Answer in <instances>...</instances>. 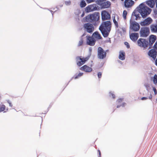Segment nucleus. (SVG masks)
<instances>
[{
  "label": "nucleus",
  "mask_w": 157,
  "mask_h": 157,
  "mask_svg": "<svg viewBox=\"0 0 157 157\" xmlns=\"http://www.w3.org/2000/svg\"><path fill=\"white\" fill-rule=\"evenodd\" d=\"M150 33L149 28L147 27L141 28L140 31V36L143 37H147L149 35Z\"/></svg>",
  "instance_id": "39448f33"
},
{
  "label": "nucleus",
  "mask_w": 157,
  "mask_h": 157,
  "mask_svg": "<svg viewBox=\"0 0 157 157\" xmlns=\"http://www.w3.org/2000/svg\"><path fill=\"white\" fill-rule=\"evenodd\" d=\"M90 58L89 56L86 57L82 56H77L76 57L75 59L77 65L80 67L84 64Z\"/></svg>",
  "instance_id": "7ed1b4c3"
},
{
  "label": "nucleus",
  "mask_w": 157,
  "mask_h": 157,
  "mask_svg": "<svg viewBox=\"0 0 157 157\" xmlns=\"http://www.w3.org/2000/svg\"><path fill=\"white\" fill-rule=\"evenodd\" d=\"M147 99V97H143L141 98V99L142 100H146Z\"/></svg>",
  "instance_id": "c03bdc74"
},
{
  "label": "nucleus",
  "mask_w": 157,
  "mask_h": 157,
  "mask_svg": "<svg viewBox=\"0 0 157 157\" xmlns=\"http://www.w3.org/2000/svg\"><path fill=\"white\" fill-rule=\"evenodd\" d=\"M112 18L115 27L117 28H119L120 25V21L119 16L117 14H114Z\"/></svg>",
  "instance_id": "6e6552de"
},
{
  "label": "nucleus",
  "mask_w": 157,
  "mask_h": 157,
  "mask_svg": "<svg viewBox=\"0 0 157 157\" xmlns=\"http://www.w3.org/2000/svg\"><path fill=\"white\" fill-rule=\"evenodd\" d=\"M130 28L133 31L136 32L140 29V26L138 23L134 21L131 23Z\"/></svg>",
  "instance_id": "1a4fd4ad"
},
{
  "label": "nucleus",
  "mask_w": 157,
  "mask_h": 157,
  "mask_svg": "<svg viewBox=\"0 0 157 157\" xmlns=\"http://www.w3.org/2000/svg\"><path fill=\"white\" fill-rule=\"evenodd\" d=\"M150 29L152 32L157 33V24H153L151 25Z\"/></svg>",
  "instance_id": "5701e85b"
},
{
  "label": "nucleus",
  "mask_w": 157,
  "mask_h": 157,
  "mask_svg": "<svg viewBox=\"0 0 157 157\" xmlns=\"http://www.w3.org/2000/svg\"><path fill=\"white\" fill-rule=\"evenodd\" d=\"M100 14L99 13H95L88 15L86 17L87 22L92 23L94 26L97 25L99 23Z\"/></svg>",
  "instance_id": "f03ea898"
},
{
  "label": "nucleus",
  "mask_w": 157,
  "mask_h": 157,
  "mask_svg": "<svg viewBox=\"0 0 157 157\" xmlns=\"http://www.w3.org/2000/svg\"><path fill=\"white\" fill-rule=\"evenodd\" d=\"M151 80L155 84H156L157 83V75L155 74L153 77H151Z\"/></svg>",
  "instance_id": "bb28decb"
},
{
  "label": "nucleus",
  "mask_w": 157,
  "mask_h": 157,
  "mask_svg": "<svg viewBox=\"0 0 157 157\" xmlns=\"http://www.w3.org/2000/svg\"><path fill=\"white\" fill-rule=\"evenodd\" d=\"M137 44L139 46L145 48L147 47L148 42L147 40L146 39L140 38L137 41Z\"/></svg>",
  "instance_id": "423d86ee"
},
{
  "label": "nucleus",
  "mask_w": 157,
  "mask_h": 157,
  "mask_svg": "<svg viewBox=\"0 0 157 157\" xmlns=\"http://www.w3.org/2000/svg\"><path fill=\"white\" fill-rule=\"evenodd\" d=\"M124 44L126 45V46L127 48H130L129 44L128 42H124Z\"/></svg>",
  "instance_id": "c9c22d12"
},
{
  "label": "nucleus",
  "mask_w": 157,
  "mask_h": 157,
  "mask_svg": "<svg viewBox=\"0 0 157 157\" xmlns=\"http://www.w3.org/2000/svg\"><path fill=\"white\" fill-rule=\"evenodd\" d=\"M83 43V40L82 39H81L78 42V46H80L82 45Z\"/></svg>",
  "instance_id": "473e14b6"
},
{
  "label": "nucleus",
  "mask_w": 157,
  "mask_h": 157,
  "mask_svg": "<svg viewBox=\"0 0 157 157\" xmlns=\"http://www.w3.org/2000/svg\"><path fill=\"white\" fill-rule=\"evenodd\" d=\"M88 3H90L93 2L95 1V0H86Z\"/></svg>",
  "instance_id": "a19ab883"
},
{
  "label": "nucleus",
  "mask_w": 157,
  "mask_h": 157,
  "mask_svg": "<svg viewBox=\"0 0 157 157\" xmlns=\"http://www.w3.org/2000/svg\"><path fill=\"white\" fill-rule=\"evenodd\" d=\"M152 21V20L150 17H148L145 19L143 21L141 22L140 25L142 26L148 25L151 24Z\"/></svg>",
  "instance_id": "f8f14e48"
},
{
  "label": "nucleus",
  "mask_w": 157,
  "mask_h": 157,
  "mask_svg": "<svg viewBox=\"0 0 157 157\" xmlns=\"http://www.w3.org/2000/svg\"><path fill=\"white\" fill-rule=\"evenodd\" d=\"M123 101L122 98H120L117 100V104H119V105H117V108H119L120 107L124 106V105L126 104L125 103H123L122 104L121 103Z\"/></svg>",
  "instance_id": "4be33fe9"
},
{
  "label": "nucleus",
  "mask_w": 157,
  "mask_h": 157,
  "mask_svg": "<svg viewBox=\"0 0 157 157\" xmlns=\"http://www.w3.org/2000/svg\"><path fill=\"white\" fill-rule=\"evenodd\" d=\"M80 69L87 72H90L92 71V69L86 65H84L80 68Z\"/></svg>",
  "instance_id": "2eb2a0df"
},
{
  "label": "nucleus",
  "mask_w": 157,
  "mask_h": 157,
  "mask_svg": "<svg viewBox=\"0 0 157 157\" xmlns=\"http://www.w3.org/2000/svg\"><path fill=\"white\" fill-rule=\"evenodd\" d=\"M148 55L150 56L155 59L156 57V52L154 49H152L149 51L148 52Z\"/></svg>",
  "instance_id": "a211bd4d"
},
{
  "label": "nucleus",
  "mask_w": 157,
  "mask_h": 157,
  "mask_svg": "<svg viewBox=\"0 0 157 157\" xmlns=\"http://www.w3.org/2000/svg\"><path fill=\"white\" fill-rule=\"evenodd\" d=\"M130 39L133 41H136L139 37V34L137 33H132L130 35Z\"/></svg>",
  "instance_id": "6ab92c4d"
},
{
  "label": "nucleus",
  "mask_w": 157,
  "mask_h": 157,
  "mask_svg": "<svg viewBox=\"0 0 157 157\" xmlns=\"http://www.w3.org/2000/svg\"><path fill=\"white\" fill-rule=\"evenodd\" d=\"M140 13V11H139V10H134L132 13V15L136 16V14H138L137 13Z\"/></svg>",
  "instance_id": "2f4dec72"
},
{
  "label": "nucleus",
  "mask_w": 157,
  "mask_h": 157,
  "mask_svg": "<svg viewBox=\"0 0 157 157\" xmlns=\"http://www.w3.org/2000/svg\"><path fill=\"white\" fill-rule=\"evenodd\" d=\"M119 58L121 60H124L125 59V53L123 51H121L119 52Z\"/></svg>",
  "instance_id": "b1692460"
},
{
  "label": "nucleus",
  "mask_w": 157,
  "mask_h": 157,
  "mask_svg": "<svg viewBox=\"0 0 157 157\" xmlns=\"http://www.w3.org/2000/svg\"><path fill=\"white\" fill-rule=\"evenodd\" d=\"M71 3V1L70 0L66 1L65 2V4L66 6H69L70 5Z\"/></svg>",
  "instance_id": "72a5a7b5"
},
{
  "label": "nucleus",
  "mask_w": 157,
  "mask_h": 157,
  "mask_svg": "<svg viewBox=\"0 0 157 157\" xmlns=\"http://www.w3.org/2000/svg\"><path fill=\"white\" fill-rule=\"evenodd\" d=\"M100 5L102 8H108L110 6L111 3L107 1L101 3Z\"/></svg>",
  "instance_id": "dca6fc26"
},
{
  "label": "nucleus",
  "mask_w": 157,
  "mask_h": 157,
  "mask_svg": "<svg viewBox=\"0 0 157 157\" xmlns=\"http://www.w3.org/2000/svg\"><path fill=\"white\" fill-rule=\"evenodd\" d=\"M92 36L94 37L97 39H101L102 37L101 35L98 32H96L93 34Z\"/></svg>",
  "instance_id": "a878e982"
},
{
  "label": "nucleus",
  "mask_w": 157,
  "mask_h": 157,
  "mask_svg": "<svg viewBox=\"0 0 157 157\" xmlns=\"http://www.w3.org/2000/svg\"><path fill=\"white\" fill-rule=\"evenodd\" d=\"M84 14H85V11H84L83 13H82V15H81V17H83L84 16Z\"/></svg>",
  "instance_id": "a18cd8bd"
},
{
  "label": "nucleus",
  "mask_w": 157,
  "mask_h": 157,
  "mask_svg": "<svg viewBox=\"0 0 157 157\" xmlns=\"http://www.w3.org/2000/svg\"><path fill=\"white\" fill-rule=\"evenodd\" d=\"M144 86L147 89H148V88L149 87V85L148 83L145 84Z\"/></svg>",
  "instance_id": "79ce46f5"
},
{
  "label": "nucleus",
  "mask_w": 157,
  "mask_h": 157,
  "mask_svg": "<svg viewBox=\"0 0 157 157\" xmlns=\"http://www.w3.org/2000/svg\"><path fill=\"white\" fill-rule=\"evenodd\" d=\"M138 14H136V16H135L136 17V20L138 19L139 18H140V13H137Z\"/></svg>",
  "instance_id": "58836bf2"
},
{
  "label": "nucleus",
  "mask_w": 157,
  "mask_h": 157,
  "mask_svg": "<svg viewBox=\"0 0 157 157\" xmlns=\"http://www.w3.org/2000/svg\"><path fill=\"white\" fill-rule=\"evenodd\" d=\"M153 48L155 50H157V41L155 43Z\"/></svg>",
  "instance_id": "f704fd0d"
},
{
  "label": "nucleus",
  "mask_w": 157,
  "mask_h": 157,
  "mask_svg": "<svg viewBox=\"0 0 157 157\" xmlns=\"http://www.w3.org/2000/svg\"><path fill=\"white\" fill-rule=\"evenodd\" d=\"M136 10H151L147 7L144 3L140 4L136 9Z\"/></svg>",
  "instance_id": "ddd939ff"
},
{
  "label": "nucleus",
  "mask_w": 157,
  "mask_h": 157,
  "mask_svg": "<svg viewBox=\"0 0 157 157\" xmlns=\"http://www.w3.org/2000/svg\"><path fill=\"white\" fill-rule=\"evenodd\" d=\"M98 153H99V156L100 157L101 155V153L100 151L99 150H98Z\"/></svg>",
  "instance_id": "8fccbe9b"
},
{
  "label": "nucleus",
  "mask_w": 157,
  "mask_h": 157,
  "mask_svg": "<svg viewBox=\"0 0 157 157\" xmlns=\"http://www.w3.org/2000/svg\"><path fill=\"white\" fill-rule=\"evenodd\" d=\"M86 42L87 44L90 46H94L95 43V40L94 38L90 36H86Z\"/></svg>",
  "instance_id": "9b49d317"
},
{
  "label": "nucleus",
  "mask_w": 157,
  "mask_h": 157,
  "mask_svg": "<svg viewBox=\"0 0 157 157\" xmlns=\"http://www.w3.org/2000/svg\"><path fill=\"white\" fill-rule=\"evenodd\" d=\"M124 0H121V1H123Z\"/></svg>",
  "instance_id": "864d4df0"
},
{
  "label": "nucleus",
  "mask_w": 157,
  "mask_h": 157,
  "mask_svg": "<svg viewBox=\"0 0 157 157\" xmlns=\"http://www.w3.org/2000/svg\"><path fill=\"white\" fill-rule=\"evenodd\" d=\"M101 15L102 20L103 21L109 20L111 18L110 14L105 10L102 11Z\"/></svg>",
  "instance_id": "9d476101"
},
{
  "label": "nucleus",
  "mask_w": 157,
  "mask_h": 157,
  "mask_svg": "<svg viewBox=\"0 0 157 157\" xmlns=\"http://www.w3.org/2000/svg\"><path fill=\"white\" fill-rule=\"evenodd\" d=\"M156 39V36L155 35H151L149 37L148 43L149 45L151 46L155 42Z\"/></svg>",
  "instance_id": "f3484780"
},
{
  "label": "nucleus",
  "mask_w": 157,
  "mask_h": 157,
  "mask_svg": "<svg viewBox=\"0 0 157 157\" xmlns=\"http://www.w3.org/2000/svg\"><path fill=\"white\" fill-rule=\"evenodd\" d=\"M153 90L154 92V94L155 95H156L157 94V91L156 90V89L155 87H152Z\"/></svg>",
  "instance_id": "4c0bfd02"
},
{
  "label": "nucleus",
  "mask_w": 157,
  "mask_h": 157,
  "mask_svg": "<svg viewBox=\"0 0 157 157\" xmlns=\"http://www.w3.org/2000/svg\"><path fill=\"white\" fill-rule=\"evenodd\" d=\"M147 4L151 8H153L155 6V3L153 0H150L146 2Z\"/></svg>",
  "instance_id": "393cba45"
},
{
  "label": "nucleus",
  "mask_w": 157,
  "mask_h": 157,
  "mask_svg": "<svg viewBox=\"0 0 157 157\" xmlns=\"http://www.w3.org/2000/svg\"><path fill=\"white\" fill-rule=\"evenodd\" d=\"M83 27L88 33H92L94 30V27L93 25L90 23H85L84 24Z\"/></svg>",
  "instance_id": "0eeeda50"
},
{
  "label": "nucleus",
  "mask_w": 157,
  "mask_h": 157,
  "mask_svg": "<svg viewBox=\"0 0 157 157\" xmlns=\"http://www.w3.org/2000/svg\"><path fill=\"white\" fill-rule=\"evenodd\" d=\"M108 51L107 50L106 51L101 47H99L98 50V57L100 59H103L105 58L106 56V52Z\"/></svg>",
  "instance_id": "20e7f679"
},
{
  "label": "nucleus",
  "mask_w": 157,
  "mask_h": 157,
  "mask_svg": "<svg viewBox=\"0 0 157 157\" xmlns=\"http://www.w3.org/2000/svg\"><path fill=\"white\" fill-rule=\"evenodd\" d=\"M106 0H100V3H101L105 2L104 1H105Z\"/></svg>",
  "instance_id": "49530a36"
},
{
  "label": "nucleus",
  "mask_w": 157,
  "mask_h": 157,
  "mask_svg": "<svg viewBox=\"0 0 157 157\" xmlns=\"http://www.w3.org/2000/svg\"><path fill=\"white\" fill-rule=\"evenodd\" d=\"M155 3H156V8H157V0H156L155 1Z\"/></svg>",
  "instance_id": "3c124183"
},
{
  "label": "nucleus",
  "mask_w": 157,
  "mask_h": 157,
  "mask_svg": "<svg viewBox=\"0 0 157 157\" xmlns=\"http://www.w3.org/2000/svg\"><path fill=\"white\" fill-rule=\"evenodd\" d=\"M6 108V107L4 105H2L0 106V112L4 111Z\"/></svg>",
  "instance_id": "7c9ffc66"
},
{
  "label": "nucleus",
  "mask_w": 157,
  "mask_h": 157,
  "mask_svg": "<svg viewBox=\"0 0 157 157\" xmlns=\"http://www.w3.org/2000/svg\"><path fill=\"white\" fill-rule=\"evenodd\" d=\"M110 96L112 97L113 98H115L116 97L115 95L111 92L110 93Z\"/></svg>",
  "instance_id": "e433bc0d"
},
{
  "label": "nucleus",
  "mask_w": 157,
  "mask_h": 157,
  "mask_svg": "<svg viewBox=\"0 0 157 157\" xmlns=\"http://www.w3.org/2000/svg\"><path fill=\"white\" fill-rule=\"evenodd\" d=\"M151 10H139L140 11V13L143 18L146 17L149 14Z\"/></svg>",
  "instance_id": "aec40b11"
},
{
  "label": "nucleus",
  "mask_w": 157,
  "mask_h": 157,
  "mask_svg": "<svg viewBox=\"0 0 157 157\" xmlns=\"http://www.w3.org/2000/svg\"><path fill=\"white\" fill-rule=\"evenodd\" d=\"M83 75V73L81 72L79 73L78 75H75L74 77V78L75 79H76L78 78L79 77L82 76Z\"/></svg>",
  "instance_id": "c85d7f7f"
},
{
  "label": "nucleus",
  "mask_w": 157,
  "mask_h": 157,
  "mask_svg": "<svg viewBox=\"0 0 157 157\" xmlns=\"http://www.w3.org/2000/svg\"><path fill=\"white\" fill-rule=\"evenodd\" d=\"M86 3L85 1L83 0H82L80 3V6L81 7H84L86 6Z\"/></svg>",
  "instance_id": "cd10ccee"
},
{
  "label": "nucleus",
  "mask_w": 157,
  "mask_h": 157,
  "mask_svg": "<svg viewBox=\"0 0 157 157\" xmlns=\"http://www.w3.org/2000/svg\"><path fill=\"white\" fill-rule=\"evenodd\" d=\"M150 74L151 75H152V73H150Z\"/></svg>",
  "instance_id": "603ef678"
},
{
  "label": "nucleus",
  "mask_w": 157,
  "mask_h": 157,
  "mask_svg": "<svg viewBox=\"0 0 157 157\" xmlns=\"http://www.w3.org/2000/svg\"><path fill=\"white\" fill-rule=\"evenodd\" d=\"M152 98V96L151 94H150V96L149 97V98L150 99H151Z\"/></svg>",
  "instance_id": "09e8293b"
},
{
  "label": "nucleus",
  "mask_w": 157,
  "mask_h": 157,
  "mask_svg": "<svg viewBox=\"0 0 157 157\" xmlns=\"http://www.w3.org/2000/svg\"><path fill=\"white\" fill-rule=\"evenodd\" d=\"M112 23L110 21L102 22L99 27V29L104 37H107L111 31Z\"/></svg>",
  "instance_id": "f257e3e1"
},
{
  "label": "nucleus",
  "mask_w": 157,
  "mask_h": 157,
  "mask_svg": "<svg viewBox=\"0 0 157 157\" xmlns=\"http://www.w3.org/2000/svg\"><path fill=\"white\" fill-rule=\"evenodd\" d=\"M94 10H85L86 12V13H89L90 11H94Z\"/></svg>",
  "instance_id": "de8ad7c7"
},
{
  "label": "nucleus",
  "mask_w": 157,
  "mask_h": 157,
  "mask_svg": "<svg viewBox=\"0 0 157 157\" xmlns=\"http://www.w3.org/2000/svg\"><path fill=\"white\" fill-rule=\"evenodd\" d=\"M102 73L101 72H99L98 74V76L99 78H100L101 77Z\"/></svg>",
  "instance_id": "ea45409f"
},
{
  "label": "nucleus",
  "mask_w": 157,
  "mask_h": 157,
  "mask_svg": "<svg viewBox=\"0 0 157 157\" xmlns=\"http://www.w3.org/2000/svg\"><path fill=\"white\" fill-rule=\"evenodd\" d=\"M134 3V2L132 0H125L124 2L125 7L128 8L132 7Z\"/></svg>",
  "instance_id": "4468645a"
},
{
  "label": "nucleus",
  "mask_w": 157,
  "mask_h": 157,
  "mask_svg": "<svg viewBox=\"0 0 157 157\" xmlns=\"http://www.w3.org/2000/svg\"><path fill=\"white\" fill-rule=\"evenodd\" d=\"M97 8L96 7V5L95 4H93L89 5L87 6L85 10H97Z\"/></svg>",
  "instance_id": "412c9836"
},
{
  "label": "nucleus",
  "mask_w": 157,
  "mask_h": 157,
  "mask_svg": "<svg viewBox=\"0 0 157 157\" xmlns=\"http://www.w3.org/2000/svg\"><path fill=\"white\" fill-rule=\"evenodd\" d=\"M63 4L57 6H56V8L57 9H59V7H63Z\"/></svg>",
  "instance_id": "37998d69"
},
{
  "label": "nucleus",
  "mask_w": 157,
  "mask_h": 157,
  "mask_svg": "<svg viewBox=\"0 0 157 157\" xmlns=\"http://www.w3.org/2000/svg\"><path fill=\"white\" fill-rule=\"evenodd\" d=\"M127 14V12L126 10H124L123 14V17L124 20L126 19V16Z\"/></svg>",
  "instance_id": "c756f323"
}]
</instances>
